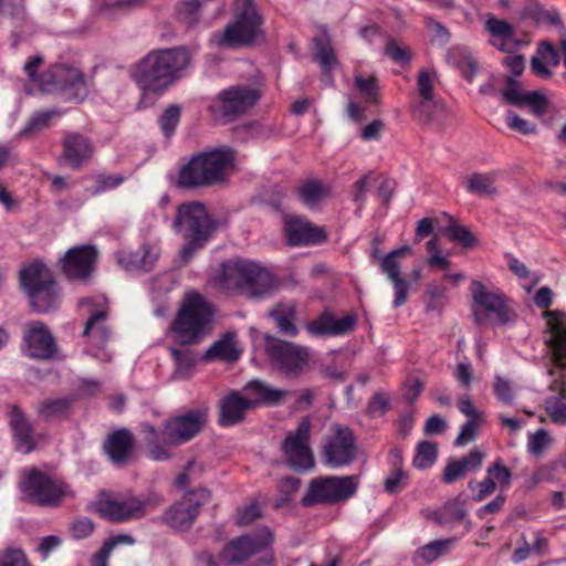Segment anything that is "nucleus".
I'll use <instances>...</instances> for the list:
<instances>
[{
  "label": "nucleus",
  "mask_w": 566,
  "mask_h": 566,
  "mask_svg": "<svg viewBox=\"0 0 566 566\" xmlns=\"http://www.w3.org/2000/svg\"><path fill=\"white\" fill-rule=\"evenodd\" d=\"M190 62V52L184 46L151 50L130 65L128 75L143 95H160L184 76Z\"/></svg>",
  "instance_id": "f257e3e1"
},
{
  "label": "nucleus",
  "mask_w": 566,
  "mask_h": 566,
  "mask_svg": "<svg viewBox=\"0 0 566 566\" xmlns=\"http://www.w3.org/2000/svg\"><path fill=\"white\" fill-rule=\"evenodd\" d=\"M43 64L41 55L29 57L23 71L28 78L38 85L42 93L57 94L67 102H81L87 96V86L83 73L69 64H52L46 71L39 74L38 70Z\"/></svg>",
  "instance_id": "f03ea898"
},
{
  "label": "nucleus",
  "mask_w": 566,
  "mask_h": 566,
  "mask_svg": "<svg viewBox=\"0 0 566 566\" xmlns=\"http://www.w3.org/2000/svg\"><path fill=\"white\" fill-rule=\"evenodd\" d=\"M235 157V150L230 147L214 148L193 155L181 166L177 186L181 189H197L220 184L233 169Z\"/></svg>",
  "instance_id": "7ed1b4c3"
},
{
  "label": "nucleus",
  "mask_w": 566,
  "mask_h": 566,
  "mask_svg": "<svg viewBox=\"0 0 566 566\" xmlns=\"http://www.w3.org/2000/svg\"><path fill=\"white\" fill-rule=\"evenodd\" d=\"M214 283L222 290L261 298L274 290L276 281L271 272L258 263L248 260H228L220 264Z\"/></svg>",
  "instance_id": "20e7f679"
},
{
  "label": "nucleus",
  "mask_w": 566,
  "mask_h": 566,
  "mask_svg": "<svg viewBox=\"0 0 566 566\" xmlns=\"http://www.w3.org/2000/svg\"><path fill=\"white\" fill-rule=\"evenodd\" d=\"M214 306L197 291L185 294L170 331L182 345L202 342L212 331Z\"/></svg>",
  "instance_id": "39448f33"
},
{
  "label": "nucleus",
  "mask_w": 566,
  "mask_h": 566,
  "mask_svg": "<svg viewBox=\"0 0 566 566\" xmlns=\"http://www.w3.org/2000/svg\"><path fill=\"white\" fill-rule=\"evenodd\" d=\"M274 534L268 526L228 541L218 558L224 566H269L274 562Z\"/></svg>",
  "instance_id": "423d86ee"
},
{
  "label": "nucleus",
  "mask_w": 566,
  "mask_h": 566,
  "mask_svg": "<svg viewBox=\"0 0 566 566\" xmlns=\"http://www.w3.org/2000/svg\"><path fill=\"white\" fill-rule=\"evenodd\" d=\"M174 228L187 240L180 252L181 260L187 263L208 242L214 226L206 207L193 201L178 207Z\"/></svg>",
  "instance_id": "0eeeda50"
},
{
  "label": "nucleus",
  "mask_w": 566,
  "mask_h": 566,
  "mask_svg": "<svg viewBox=\"0 0 566 566\" xmlns=\"http://www.w3.org/2000/svg\"><path fill=\"white\" fill-rule=\"evenodd\" d=\"M20 282L27 293L30 306L38 313H49L59 307L61 290L52 272L42 262L25 266L20 273Z\"/></svg>",
  "instance_id": "6e6552de"
},
{
  "label": "nucleus",
  "mask_w": 566,
  "mask_h": 566,
  "mask_svg": "<svg viewBox=\"0 0 566 566\" xmlns=\"http://www.w3.org/2000/svg\"><path fill=\"white\" fill-rule=\"evenodd\" d=\"M20 489L29 503L40 507H57L65 499L74 496L67 483L35 467L24 472Z\"/></svg>",
  "instance_id": "1a4fd4ad"
},
{
  "label": "nucleus",
  "mask_w": 566,
  "mask_h": 566,
  "mask_svg": "<svg viewBox=\"0 0 566 566\" xmlns=\"http://www.w3.org/2000/svg\"><path fill=\"white\" fill-rule=\"evenodd\" d=\"M263 18L252 0H238L233 21L223 30L220 43L250 46L262 35Z\"/></svg>",
  "instance_id": "9d476101"
},
{
  "label": "nucleus",
  "mask_w": 566,
  "mask_h": 566,
  "mask_svg": "<svg viewBox=\"0 0 566 566\" xmlns=\"http://www.w3.org/2000/svg\"><path fill=\"white\" fill-rule=\"evenodd\" d=\"M355 476L326 475L313 479L302 497L303 506L316 504H335L353 497L357 492Z\"/></svg>",
  "instance_id": "9b49d317"
},
{
  "label": "nucleus",
  "mask_w": 566,
  "mask_h": 566,
  "mask_svg": "<svg viewBox=\"0 0 566 566\" xmlns=\"http://www.w3.org/2000/svg\"><path fill=\"white\" fill-rule=\"evenodd\" d=\"M357 454V447L353 430L339 423L331 427V432L323 438L321 459L323 463L333 469L349 465Z\"/></svg>",
  "instance_id": "f8f14e48"
},
{
  "label": "nucleus",
  "mask_w": 566,
  "mask_h": 566,
  "mask_svg": "<svg viewBox=\"0 0 566 566\" xmlns=\"http://www.w3.org/2000/svg\"><path fill=\"white\" fill-rule=\"evenodd\" d=\"M265 353L272 365L286 376H298L310 360L306 347L273 336L265 339Z\"/></svg>",
  "instance_id": "ddd939ff"
},
{
  "label": "nucleus",
  "mask_w": 566,
  "mask_h": 566,
  "mask_svg": "<svg viewBox=\"0 0 566 566\" xmlns=\"http://www.w3.org/2000/svg\"><path fill=\"white\" fill-rule=\"evenodd\" d=\"M311 430L312 422L308 417H304L295 431L289 432L282 441L286 461L295 471H305L314 467V455L310 447Z\"/></svg>",
  "instance_id": "4468645a"
},
{
  "label": "nucleus",
  "mask_w": 566,
  "mask_h": 566,
  "mask_svg": "<svg viewBox=\"0 0 566 566\" xmlns=\"http://www.w3.org/2000/svg\"><path fill=\"white\" fill-rule=\"evenodd\" d=\"M206 422V412L199 409L189 410L180 416L166 420L160 431L161 442L167 447H178L193 439Z\"/></svg>",
  "instance_id": "2eb2a0df"
},
{
  "label": "nucleus",
  "mask_w": 566,
  "mask_h": 566,
  "mask_svg": "<svg viewBox=\"0 0 566 566\" xmlns=\"http://www.w3.org/2000/svg\"><path fill=\"white\" fill-rule=\"evenodd\" d=\"M545 316L549 318V338L546 344L551 352L552 366L548 374L566 384V313L555 310L546 312Z\"/></svg>",
  "instance_id": "dca6fc26"
},
{
  "label": "nucleus",
  "mask_w": 566,
  "mask_h": 566,
  "mask_svg": "<svg viewBox=\"0 0 566 566\" xmlns=\"http://www.w3.org/2000/svg\"><path fill=\"white\" fill-rule=\"evenodd\" d=\"M210 499L207 489L188 492L180 501L174 503L164 515L165 523L175 530H188L199 514L200 507Z\"/></svg>",
  "instance_id": "f3484780"
},
{
  "label": "nucleus",
  "mask_w": 566,
  "mask_h": 566,
  "mask_svg": "<svg viewBox=\"0 0 566 566\" xmlns=\"http://www.w3.org/2000/svg\"><path fill=\"white\" fill-rule=\"evenodd\" d=\"M157 505L158 502L151 497L142 500L130 496L125 500H107L99 505L98 512L112 523H124L144 517L149 507Z\"/></svg>",
  "instance_id": "a211bd4d"
},
{
  "label": "nucleus",
  "mask_w": 566,
  "mask_h": 566,
  "mask_svg": "<svg viewBox=\"0 0 566 566\" xmlns=\"http://www.w3.org/2000/svg\"><path fill=\"white\" fill-rule=\"evenodd\" d=\"M411 249L408 245L400 247L390 251L379 260V266L387 279L391 282L394 289L392 306L395 308L401 307L408 301V293L410 283L400 273V259L410 253Z\"/></svg>",
  "instance_id": "6ab92c4d"
},
{
  "label": "nucleus",
  "mask_w": 566,
  "mask_h": 566,
  "mask_svg": "<svg viewBox=\"0 0 566 566\" xmlns=\"http://www.w3.org/2000/svg\"><path fill=\"white\" fill-rule=\"evenodd\" d=\"M283 233L290 247H308L326 241V233L322 227L298 216L284 217Z\"/></svg>",
  "instance_id": "aec40b11"
},
{
  "label": "nucleus",
  "mask_w": 566,
  "mask_h": 566,
  "mask_svg": "<svg viewBox=\"0 0 566 566\" xmlns=\"http://www.w3.org/2000/svg\"><path fill=\"white\" fill-rule=\"evenodd\" d=\"M98 251L92 244L76 245L62 259V269L69 279L86 280L95 270Z\"/></svg>",
  "instance_id": "412c9836"
},
{
  "label": "nucleus",
  "mask_w": 566,
  "mask_h": 566,
  "mask_svg": "<svg viewBox=\"0 0 566 566\" xmlns=\"http://www.w3.org/2000/svg\"><path fill=\"white\" fill-rule=\"evenodd\" d=\"M260 98L259 91L247 85H235L218 95L220 112L228 119L247 113Z\"/></svg>",
  "instance_id": "4be33fe9"
},
{
  "label": "nucleus",
  "mask_w": 566,
  "mask_h": 566,
  "mask_svg": "<svg viewBox=\"0 0 566 566\" xmlns=\"http://www.w3.org/2000/svg\"><path fill=\"white\" fill-rule=\"evenodd\" d=\"M61 160L71 169H80L94 154L91 138L78 132L65 130L61 140Z\"/></svg>",
  "instance_id": "5701e85b"
},
{
  "label": "nucleus",
  "mask_w": 566,
  "mask_h": 566,
  "mask_svg": "<svg viewBox=\"0 0 566 566\" xmlns=\"http://www.w3.org/2000/svg\"><path fill=\"white\" fill-rule=\"evenodd\" d=\"M102 449L112 465L126 467L134 455L135 437L128 429H116L107 434Z\"/></svg>",
  "instance_id": "b1692460"
},
{
  "label": "nucleus",
  "mask_w": 566,
  "mask_h": 566,
  "mask_svg": "<svg viewBox=\"0 0 566 566\" xmlns=\"http://www.w3.org/2000/svg\"><path fill=\"white\" fill-rule=\"evenodd\" d=\"M29 356L38 359L52 358L56 352V344L51 332L41 322H32L28 325L24 335Z\"/></svg>",
  "instance_id": "393cba45"
},
{
  "label": "nucleus",
  "mask_w": 566,
  "mask_h": 566,
  "mask_svg": "<svg viewBox=\"0 0 566 566\" xmlns=\"http://www.w3.org/2000/svg\"><path fill=\"white\" fill-rule=\"evenodd\" d=\"M356 317L348 314L336 319L329 312L325 311L315 319L311 321L306 329L313 336H344L352 333L356 327Z\"/></svg>",
  "instance_id": "a878e982"
},
{
  "label": "nucleus",
  "mask_w": 566,
  "mask_h": 566,
  "mask_svg": "<svg viewBox=\"0 0 566 566\" xmlns=\"http://www.w3.org/2000/svg\"><path fill=\"white\" fill-rule=\"evenodd\" d=\"M470 291L474 303L485 312L495 314L500 324L504 325L510 321V310L504 295L489 292L480 281H473Z\"/></svg>",
  "instance_id": "bb28decb"
},
{
  "label": "nucleus",
  "mask_w": 566,
  "mask_h": 566,
  "mask_svg": "<svg viewBox=\"0 0 566 566\" xmlns=\"http://www.w3.org/2000/svg\"><path fill=\"white\" fill-rule=\"evenodd\" d=\"M242 391L252 409L259 406H280L287 395L286 390L273 388L260 379L247 382Z\"/></svg>",
  "instance_id": "cd10ccee"
},
{
  "label": "nucleus",
  "mask_w": 566,
  "mask_h": 566,
  "mask_svg": "<svg viewBox=\"0 0 566 566\" xmlns=\"http://www.w3.org/2000/svg\"><path fill=\"white\" fill-rule=\"evenodd\" d=\"M15 448L21 453H30L35 448L34 430L25 413L18 407L12 406L9 415Z\"/></svg>",
  "instance_id": "c85d7f7f"
},
{
  "label": "nucleus",
  "mask_w": 566,
  "mask_h": 566,
  "mask_svg": "<svg viewBox=\"0 0 566 566\" xmlns=\"http://www.w3.org/2000/svg\"><path fill=\"white\" fill-rule=\"evenodd\" d=\"M484 453L479 449H472L468 455L461 459H450L444 467L442 481L451 484L457 480L463 479L469 471H476L481 468Z\"/></svg>",
  "instance_id": "c756f323"
},
{
  "label": "nucleus",
  "mask_w": 566,
  "mask_h": 566,
  "mask_svg": "<svg viewBox=\"0 0 566 566\" xmlns=\"http://www.w3.org/2000/svg\"><path fill=\"white\" fill-rule=\"evenodd\" d=\"M250 409L252 408L245 396L242 397L238 391H231L220 401L219 424L232 427L241 422Z\"/></svg>",
  "instance_id": "7c9ffc66"
},
{
  "label": "nucleus",
  "mask_w": 566,
  "mask_h": 566,
  "mask_svg": "<svg viewBox=\"0 0 566 566\" xmlns=\"http://www.w3.org/2000/svg\"><path fill=\"white\" fill-rule=\"evenodd\" d=\"M560 62L557 49L548 41H542L535 54L531 57L530 67L532 73L542 80L553 76L551 67H556Z\"/></svg>",
  "instance_id": "2f4dec72"
},
{
  "label": "nucleus",
  "mask_w": 566,
  "mask_h": 566,
  "mask_svg": "<svg viewBox=\"0 0 566 566\" xmlns=\"http://www.w3.org/2000/svg\"><path fill=\"white\" fill-rule=\"evenodd\" d=\"M158 256L157 250L147 244H143L137 250L122 256L119 262L127 271L149 272L155 266Z\"/></svg>",
  "instance_id": "473e14b6"
},
{
  "label": "nucleus",
  "mask_w": 566,
  "mask_h": 566,
  "mask_svg": "<svg viewBox=\"0 0 566 566\" xmlns=\"http://www.w3.org/2000/svg\"><path fill=\"white\" fill-rule=\"evenodd\" d=\"M551 389L557 390V396L545 400L546 413L553 423L566 426V384L556 377Z\"/></svg>",
  "instance_id": "72a5a7b5"
},
{
  "label": "nucleus",
  "mask_w": 566,
  "mask_h": 566,
  "mask_svg": "<svg viewBox=\"0 0 566 566\" xmlns=\"http://www.w3.org/2000/svg\"><path fill=\"white\" fill-rule=\"evenodd\" d=\"M107 317L106 310H98L93 312L85 323L83 336L90 337L98 347H103L111 338V329L106 325Z\"/></svg>",
  "instance_id": "f704fd0d"
},
{
  "label": "nucleus",
  "mask_w": 566,
  "mask_h": 566,
  "mask_svg": "<svg viewBox=\"0 0 566 566\" xmlns=\"http://www.w3.org/2000/svg\"><path fill=\"white\" fill-rule=\"evenodd\" d=\"M73 401L74 399L72 397L44 399L39 405L38 415L46 422L67 419Z\"/></svg>",
  "instance_id": "c9c22d12"
},
{
  "label": "nucleus",
  "mask_w": 566,
  "mask_h": 566,
  "mask_svg": "<svg viewBox=\"0 0 566 566\" xmlns=\"http://www.w3.org/2000/svg\"><path fill=\"white\" fill-rule=\"evenodd\" d=\"M313 43V59L321 65L323 74L328 75L332 69L337 64V59L332 45L331 38L327 33H323L318 36H315Z\"/></svg>",
  "instance_id": "e433bc0d"
},
{
  "label": "nucleus",
  "mask_w": 566,
  "mask_h": 566,
  "mask_svg": "<svg viewBox=\"0 0 566 566\" xmlns=\"http://www.w3.org/2000/svg\"><path fill=\"white\" fill-rule=\"evenodd\" d=\"M205 357L208 360L219 358L229 363L238 360L240 352L235 347L234 335L226 333L206 352Z\"/></svg>",
  "instance_id": "4c0bfd02"
},
{
  "label": "nucleus",
  "mask_w": 566,
  "mask_h": 566,
  "mask_svg": "<svg viewBox=\"0 0 566 566\" xmlns=\"http://www.w3.org/2000/svg\"><path fill=\"white\" fill-rule=\"evenodd\" d=\"M467 515L464 503L455 499L446 503L436 513V521L442 526L453 527L455 524L465 521Z\"/></svg>",
  "instance_id": "58836bf2"
},
{
  "label": "nucleus",
  "mask_w": 566,
  "mask_h": 566,
  "mask_svg": "<svg viewBox=\"0 0 566 566\" xmlns=\"http://www.w3.org/2000/svg\"><path fill=\"white\" fill-rule=\"evenodd\" d=\"M447 59L449 63L453 64L461 71L462 76L464 78H467L468 81L473 80L478 70V65L476 62L472 59V56L469 54L467 49L453 46L449 49L447 53Z\"/></svg>",
  "instance_id": "ea45409f"
},
{
  "label": "nucleus",
  "mask_w": 566,
  "mask_h": 566,
  "mask_svg": "<svg viewBox=\"0 0 566 566\" xmlns=\"http://www.w3.org/2000/svg\"><path fill=\"white\" fill-rule=\"evenodd\" d=\"M444 106L434 98H420L412 106L413 117L422 124H434L438 117L444 114Z\"/></svg>",
  "instance_id": "a19ab883"
},
{
  "label": "nucleus",
  "mask_w": 566,
  "mask_h": 566,
  "mask_svg": "<svg viewBox=\"0 0 566 566\" xmlns=\"http://www.w3.org/2000/svg\"><path fill=\"white\" fill-rule=\"evenodd\" d=\"M328 193V188L319 180H305L297 189V195L303 205L315 207Z\"/></svg>",
  "instance_id": "79ce46f5"
},
{
  "label": "nucleus",
  "mask_w": 566,
  "mask_h": 566,
  "mask_svg": "<svg viewBox=\"0 0 566 566\" xmlns=\"http://www.w3.org/2000/svg\"><path fill=\"white\" fill-rule=\"evenodd\" d=\"M135 538L127 534H119L106 539L101 549L92 557V566H108V559L113 549L122 544L133 545Z\"/></svg>",
  "instance_id": "37998d69"
},
{
  "label": "nucleus",
  "mask_w": 566,
  "mask_h": 566,
  "mask_svg": "<svg viewBox=\"0 0 566 566\" xmlns=\"http://www.w3.org/2000/svg\"><path fill=\"white\" fill-rule=\"evenodd\" d=\"M454 542V538L437 539L430 542L417 551V557L427 564L432 563L439 557L448 554Z\"/></svg>",
  "instance_id": "c03bdc74"
},
{
  "label": "nucleus",
  "mask_w": 566,
  "mask_h": 566,
  "mask_svg": "<svg viewBox=\"0 0 566 566\" xmlns=\"http://www.w3.org/2000/svg\"><path fill=\"white\" fill-rule=\"evenodd\" d=\"M63 113L59 109H45L35 112L28 119L24 128L21 130L22 135L32 134L34 132H40L50 126V123L54 118H60Z\"/></svg>",
  "instance_id": "a18cd8bd"
},
{
  "label": "nucleus",
  "mask_w": 566,
  "mask_h": 566,
  "mask_svg": "<svg viewBox=\"0 0 566 566\" xmlns=\"http://www.w3.org/2000/svg\"><path fill=\"white\" fill-rule=\"evenodd\" d=\"M450 241L458 243L462 248L471 249L476 244L475 235L464 226L457 223L451 219L444 229Z\"/></svg>",
  "instance_id": "49530a36"
},
{
  "label": "nucleus",
  "mask_w": 566,
  "mask_h": 566,
  "mask_svg": "<svg viewBox=\"0 0 566 566\" xmlns=\"http://www.w3.org/2000/svg\"><path fill=\"white\" fill-rule=\"evenodd\" d=\"M495 179L491 174H472L467 180V190L479 196H489L495 192Z\"/></svg>",
  "instance_id": "de8ad7c7"
},
{
  "label": "nucleus",
  "mask_w": 566,
  "mask_h": 566,
  "mask_svg": "<svg viewBox=\"0 0 566 566\" xmlns=\"http://www.w3.org/2000/svg\"><path fill=\"white\" fill-rule=\"evenodd\" d=\"M170 355L176 365L175 375L186 378L196 363L192 352L188 348H170Z\"/></svg>",
  "instance_id": "09e8293b"
},
{
  "label": "nucleus",
  "mask_w": 566,
  "mask_h": 566,
  "mask_svg": "<svg viewBox=\"0 0 566 566\" xmlns=\"http://www.w3.org/2000/svg\"><path fill=\"white\" fill-rule=\"evenodd\" d=\"M438 458V448L434 442L422 441L417 447L413 458V465L417 469H427L432 467Z\"/></svg>",
  "instance_id": "8fccbe9b"
},
{
  "label": "nucleus",
  "mask_w": 566,
  "mask_h": 566,
  "mask_svg": "<svg viewBox=\"0 0 566 566\" xmlns=\"http://www.w3.org/2000/svg\"><path fill=\"white\" fill-rule=\"evenodd\" d=\"M356 88L365 96L367 105L377 104L379 101V87L376 77L355 76Z\"/></svg>",
  "instance_id": "3c124183"
},
{
  "label": "nucleus",
  "mask_w": 566,
  "mask_h": 566,
  "mask_svg": "<svg viewBox=\"0 0 566 566\" xmlns=\"http://www.w3.org/2000/svg\"><path fill=\"white\" fill-rule=\"evenodd\" d=\"M148 432V453L149 458L154 461H166L170 459L169 451L165 448L166 444L161 446L158 441H161L160 432L157 431L153 426L147 427Z\"/></svg>",
  "instance_id": "603ef678"
},
{
  "label": "nucleus",
  "mask_w": 566,
  "mask_h": 566,
  "mask_svg": "<svg viewBox=\"0 0 566 566\" xmlns=\"http://www.w3.org/2000/svg\"><path fill=\"white\" fill-rule=\"evenodd\" d=\"M486 30L492 36L497 38L499 41H513L514 29L505 20L490 18L485 22Z\"/></svg>",
  "instance_id": "864d4df0"
},
{
  "label": "nucleus",
  "mask_w": 566,
  "mask_h": 566,
  "mask_svg": "<svg viewBox=\"0 0 566 566\" xmlns=\"http://www.w3.org/2000/svg\"><path fill=\"white\" fill-rule=\"evenodd\" d=\"M146 0H104L99 4V12L104 15L112 17L116 12L129 11L142 6Z\"/></svg>",
  "instance_id": "5fc2aeb1"
},
{
  "label": "nucleus",
  "mask_w": 566,
  "mask_h": 566,
  "mask_svg": "<svg viewBox=\"0 0 566 566\" xmlns=\"http://www.w3.org/2000/svg\"><path fill=\"white\" fill-rule=\"evenodd\" d=\"M271 316L276 322L279 331L287 336H296L298 331L294 324V311L281 312L279 308L271 311Z\"/></svg>",
  "instance_id": "6e6d98bb"
},
{
  "label": "nucleus",
  "mask_w": 566,
  "mask_h": 566,
  "mask_svg": "<svg viewBox=\"0 0 566 566\" xmlns=\"http://www.w3.org/2000/svg\"><path fill=\"white\" fill-rule=\"evenodd\" d=\"M468 488L473 493V500L481 502L495 491L496 483L494 479L488 474L482 481H470Z\"/></svg>",
  "instance_id": "4d7b16f0"
},
{
  "label": "nucleus",
  "mask_w": 566,
  "mask_h": 566,
  "mask_svg": "<svg viewBox=\"0 0 566 566\" xmlns=\"http://www.w3.org/2000/svg\"><path fill=\"white\" fill-rule=\"evenodd\" d=\"M180 120V108L176 105L169 106L160 116L159 124L163 134L170 137L175 134Z\"/></svg>",
  "instance_id": "13d9d810"
},
{
  "label": "nucleus",
  "mask_w": 566,
  "mask_h": 566,
  "mask_svg": "<svg viewBox=\"0 0 566 566\" xmlns=\"http://www.w3.org/2000/svg\"><path fill=\"white\" fill-rule=\"evenodd\" d=\"M385 54L395 63L405 66L411 61V53L408 49L399 46L394 39H389L385 45Z\"/></svg>",
  "instance_id": "bf43d9fd"
},
{
  "label": "nucleus",
  "mask_w": 566,
  "mask_h": 566,
  "mask_svg": "<svg viewBox=\"0 0 566 566\" xmlns=\"http://www.w3.org/2000/svg\"><path fill=\"white\" fill-rule=\"evenodd\" d=\"M200 0H187L179 3L177 9L178 18L188 25H192L198 21Z\"/></svg>",
  "instance_id": "052dcab7"
},
{
  "label": "nucleus",
  "mask_w": 566,
  "mask_h": 566,
  "mask_svg": "<svg viewBox=\"0 0 566 566\" xmlns=\"http://www.w3.org/2000/svg\"><path fill=\"white\" fill-rule=\"evenodd\" d=\"M262 516V510L256 502H252L237 510L235 523L239 526H248Z\"/></svg>",
  "instance_id": "680f3d73"
},
{
  "label": "nucleus",
  "mask_w": 566,
  "mask_h": 566,
  "mask_svg": "<svg viewBox=\"0 0 566 566\" xmlns=\"http://www.w3.org/2000/svg\"><path fill=\"white\" fill-rule=\"evenodd\" d=\"M436 73L428 70H421L417 77V86L420 98H434L433 82Z\"/></svg>",
  "instance_id": "e2e57ef3"
},
{
  "label": "nucleus",
  "mask_w": 566,
  "mask_h": 566,
  "mask_svg": "<svg viewBox=\"0 0 566 566\" xmlns=\"http://www.w3.org/2000/svg\"><path fill=\"white\" fill-rule=\"evenodd\" d=\"M482 422L483 419H468L461 427V430L454 442L455 446L463 447L473 441Z\"/></svg>",
  "instance_id": "0e129e2a"
},
{
  "label": "nucleus",
  "mask_w": 566,
  "mask_h": 566,
  "mask_svg": "<svg viewBox=\"0 0 566 566\" xmlns=\"http://www.w3.org/2000/svg\"><path fill=\"white\" fill-rule=\"evenodd\" d=\"M486 473L491 475L494 481L499 482L502 490H507L511 485L512 472L511 470L502 464L501 460L495 461L486 470Z\"/></svg>",
  "instance_id": "69168bd1"
},
{
  "label": "nucleus",
  "mask_w": 566,
  "mask_h": 566,
  "mask_svg": "<svg viewBox=\"0 0 566 566\" xmlns=\"http://www.w3.org/2000/svg\"><path fill=\"white\" fill-rule=\"evenodd\" d=\"M407 485V472L390 470L384 482L385 491L389 494H398Z\"/></svg>",
  "instance_id": "338daca9"
},
{
  "label": "nucleus",
  "mask_w": 566,
  "mask_h": 566,
  "mask_svg": "<svg viewBox=\"0 0 566 566\" xmlns=\"http://www.w3.org/2000/svg\"><path fill=\"white\" fill-rule=\"evenodd\" d=\"M2 566H31V564L22 549L7 548L2 553Z\"/></svg>",
  "instance_id": "774afa93"
}]
</instances>
